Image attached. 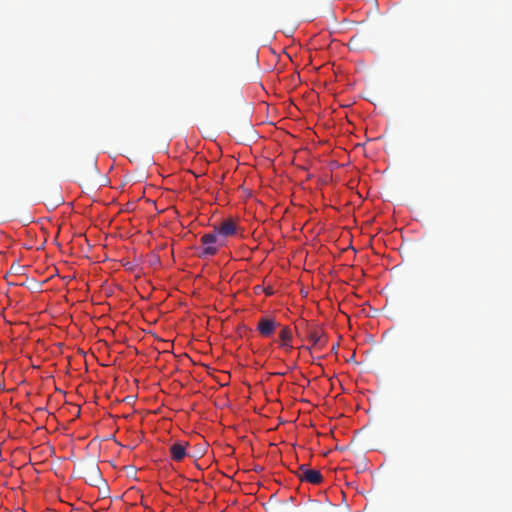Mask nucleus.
<instances>
[{
    "instance_id": "1",
    "label": "nucleus",
    "mask_w": 512,
    "mask_h": 512,
    "mask_svg": "<svg viewBox=\"0 0 512 512\" xmlns=\"http://www.w3.org/2000/svg\"><path fill=\"white\" fill-rule=\"evenodd\" d=\"M201 247L199 256L201 258H206L209 256L215 255L219 247H222L225 245V241L223 239H220L219 236L213 231L211 233L204 234L200 238Z\"/></svg>"
},
{
    "instance_id": "2",
    "label": "nucleus",
    "mask_w": 512,
    "mask_h": 512,
    "mask_svg": "<svg viewBox=\"0 0 512 512\" xmlns=\"http://www.w3.org/2000/svg\"><path fill=\"white\" fill-rule=\"evenodd\" d=\"M237 230V223L232 218H228L223 220L219 225L214 226L213 231L219 236L220 239L225 241L227 237L235 235Z\"/></svg>"
},
{
    "instance_id": "3",
    "label": "nucleus",
    "mask_w": 512,
    "mask_h": 512,
    "mask_svg": "<svg viewBox=\"0 0 512 512\" xmlns=\"http://www.w3.org/2000/svg\"><path fill=\"white\" fill-rule=\"evenodd\" d=\"M298 477L301 481H306L311 484H320L323 481V476L320 471L310 469L305 464L299 467Z\"/></svg>"
},
{
    "instance_id": "4",
    "label": "nucleus",
    "mask_w": 512,
    "mask_h": 512,
    "mask_svg": "<svg viewBox=\"0 0 512 512\" xmlns=\"http://www.w3.org/2000/svg\"><path fill=\"white\" fill-rule=\"evenodd\" d=\"M277 326H278V324L274 319L268 318V317H262L258 321L257 331L263 337H270L274 333L275 328Z\"/></svg>"
},
{
    "instance_id": "5",
    "label": "nucleus",
    "mask_w": 512,
    "mask_h": 512,
    "mask_svg": "<svg viewBox=\"0 0 512 512\" xmlns=\"http://www.w3.org/2000/svg\"><path fill=\"white\" fill-rule=\"evenodd\" d=\"M188 445L187 442L180 441L173 443L169 448L171 459L175 462H181L187 456L186 449Z\"/></svg>"
},
{
    "instance_id": "6",
    "label": "nucleus",
    "mask_w": 512,
    "mask_h": 512,
    "mask_svg": "<svg viewBox=\"0 0 512 512\" xmlns=\"http://www.w3.org/2000/svg\"><path fill=\"white\" fill-rule=\"evenodd\" d=\"M307 338L312 343L313 346H322V345H324L323 333L318 328L309 329L308 330V334H307Z\"/></svg>"
},
{
    "instance_id": "7",
    "label": "nucleus",
    "mask_w": 512,
    "mask_h": 512,
    "mask_svg": "<svg viewBox=\"0 0 512 512\" xmlns=\"http://www.w3.org/2000/svg\"><path fill=\"white\" fill-rule=\"evenodd\" d=\"M87 473L90 477L89 483L91 485H96L98 482L102 481L101 473L96 465H92L88 468Z\"/></svg>"
},
{
    "instance_id": "8",
    "label": "nucleus",
    "mask_w": 512,
    "mask_h": 512,
    "mask_svg": "<svg viewBox=\"0 0 512 512\" xmlns=\"http://www.w3.org/2000/svg\"><path fill=\"white\" fill-rule=\"evenodd\" d=\"M287 342H292V330L284 326L279 333V345Z\"/></svg>"
},
{
    "instance_id": "9",
    "label": "nucleus",
    "mask_w": 512,
    "mask_h": 512,
    "mask_svg": "<svg viewBox=\"0 0 512 512\" xmlns=\"http://www.w3.org/2000/svg\"><path fill=\"white\" fill-rule=\"evenodd\" d=\"M280 347L283 348L286 352H290L293 349L292 342L280 344Z\"/></svg>"
}]
</instances>
